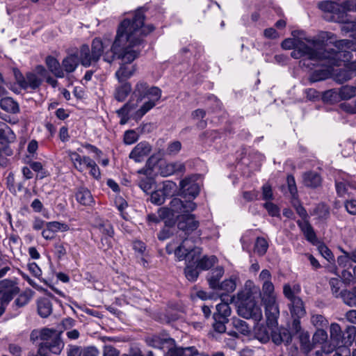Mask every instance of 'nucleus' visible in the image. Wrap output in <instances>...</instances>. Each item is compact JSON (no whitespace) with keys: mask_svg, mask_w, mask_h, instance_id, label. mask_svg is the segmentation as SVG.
I'll list each match as a JSON object with an SVG mask.
<instances>
[{"mask_svg":"<svg viewBox=\"0 0 356 356\" xmlns=\"http://www.w3.org/2000/svg\"><path fill=\"white\" fill-rule=\"evenodd\" d=\"M145 12L143 8H138L131 19H124L120 24L115 40L110 51L104 55V60L111 63L115 59L120 60L122 64L115 72L119 82L130 78L134 73L135 66L128 67L138 58L144 47L145 40L148 34L154 30L152 24L145 23Z\"/></svg>","mask_w":356,"mask_h":356,"instance_id":"f257e3e1","label":"nucleus"},{"mask_svg":"<svg viewBox=\"0 0 356 356\" xmlns=\"http://www.w3.org/2000/svg\"><path fill=\"white\" fill-rule=\"evenodd\" d=\"M320 44L319 39L307 38L303 41L299 38H286L282 41L281 46L284 49H293L291 56L295 59H300V67L313 70L322 58H330L333 63L337 59L334 56H339L333 52H323L319 48Z\"/></svg>","mask_w":356,"mask_h":356,"instance_id":"f03ea898","label":"nucleus"},{"mask_svg":"<svg viewBox=\"0 0 356 356\" xmlns=\"http://www.w3.org/2000/svg\"><path fill=\"white\" fill-rule=\"evenodd\" d=\"M200 241V237H186L181 243L175 250V254L179 261L186 259L189 263H197V267L201 270H207L211 268L217 263L218 259L216 256H204L199 259L201 254V248L196 247L195 243Z\"/></svg>","mask_w":356,"mask_h":356,"instance_id":"7ed1b4c3","label":"nucleus"},{"mask_svg":"<svg viewBox=\"0 0 356 356\" xmlns=\"http://www.w3.org/2000/svg\"><path fill=\"white\" fill-rule=\"evenodd\" d=\"M60 334L61 332H57L53 329H42L39 337L42 342L39 345L38 354L40 356H50L51 353L60 354L64 347Z\"/></svg>","mask_w":356,"mask_h":356,"instance_id":"20e7f679","label":"nucleus"},{"mask_svg":"<svg viewBox=\"0 0 356 356\" xmlns=\"http://www.w3.org/2000/svg\"><path fill=\"white\" fill-rule=\"evenodd\" d=\"M334 46L337 49H325L323 47V42L321 40L319 48L323 52L330 53L333 52L339 56H334L336 59L335 63H332L330 58H322L317 63V66H332L340 65L342 62H348L351 59V53L348 49H353L354 42L350 40H339L334 42Z\"/></svg>","mask_w":356,"mask_h":356,"instance_id":"39448f33","label":"nucleus"},{"mask_svg":"<svg viewBox=\"0 0 356 356\" xmlns=\"http://www.w3.org/2000/svg\"><path fill=\"white\" fill-rule=\"evenodd\" d=\"M104 50L102 41L99 38H95L92 42L91 51L88 45L83 44L81 47V63L84 67H89L92 63L97 62Z\"/></svg>","mask_w":356,"mask_h":356,"instance_id":"423d86ee","label":"nucleus"},{"mask_svg":"<svg viewBox=\"0 0 356 356\" xmlns=\"http://www.w3.org/2000/svg\"><path fill=\"white\" fill-rule=\"evenodd\" d=\"M237 311L239 316L247 319L252 318L259 321L262 318L261 309L252 296L241 300Z\"/></svg>","mask_w":356,"mask_h":356,"instance_id":"0eeeda50","label":"nucleus"},{"mask_svg":"<svg viewBox=\"0 0 356 356\" xmlns=\"http://www.w3.org/2000/svg\"><path fill=\"white\" fill-rule=\"evenodd\" d=\"M20 291L16 279H4L0 281V302L9 304Z\"/></svg>","mask_w":356,"mask_h":356,"instance_id":"6e6552de","label":"nucleus"},{"mask_svg":"<svg viewBox=\"0 0 356 356\" xmlns=\"http://www.w3.org/2000/svg\"><path fill=\"white\" fill-rule=\"evenodd\" d=\"M133 96L137 97V104L147 97L154 96L155 99H161V90L156 86L149 87L147 83L143 81H139L135 86Z\"/></svg>","mask_w":356,"mask_h":356,"instance_id":"1a4fd4ad","label":"nucleus"},{"mask_svg":"<svg viewBox=\"0 0 356 356\" xmlns=\"http://www.w3.org/2000/svg\"><path fill=\"white\" fill-rule=\"evenodd\" d=\"M333 80L338 83H343L356 76V61L351 62L343 68L337 69L332 74Z\"/></svg>","mask_w":356,"mask_h":356,"instance_id":"9d476101","label":"nucleus"},{"mask_svg":"<svg viewBox=\"0 0 356 356\" xmlns=\"http://www.w3.org/2000/svg\"><path fill=\"white\" fill-rule=\"evenodd\" d=\"M99 351L94 346H79L68 344L66 348V356H99Z\"/></svg>","mask_w":356,"mask_h":356,"instance_id":"9b49d317","label":"nucleus"},{"mask_svg":"<svg viewBox=\"0 0 356 356\" xmlns=\"http://www.w3.org/2000/svg\"><path fill=\"white\" fill-rule=\"evenodd\" d=\"M179 186L181 195L188 199H194L200 193L199 184L193 177H187L182 179Z\"/></svg>","mask_w":356,"mask_h":356,"instance_id":"f8f14e48","label":"nucleus"},{"mask_svg":"<svg viewBox=\"0 0 356 356\" xmlns=\"http://www.w3.org/2000/svg\"><path fill=\"white\" fill-rule=\"evenodd\" d=\"M199 227V222L195 220L194 215L184 214L178 218L177 227L184 232L185 235H189Z\"/></svg>","mask_w":356,"mask_h":356,"instance_id":"ddd939ff","label":"nucleus"},{"mask_svg":"<svg viewBox=\"0 0 356 356\" xmlns=\"http://www.w3.org/2000/svg\"><path fill=\"white\" fill-rule=\"evenodd\" d=\"M167 349L168 351L165 356H208L204 353H200L194 346L186 348L177 347L175 342L174 345H170Z\"/></svg>","mask_w":356,"mask_h":356,"instance_id":"4468645a","label":"nucleus"},{"mask_svg":"<svg viewBox=\"0 0 356 356\" xmlns=\"http://www.w3.org/2000/svg\"><path fill=\"white\" fill-rule=\"evenodd\" d=\"M263 302L265 305L267 323L271 326L275 325L277 323V320L280 315V311L275 302V298L270 297L269 300H266Z\"/></svg>","mask_w":356,"mask_h":356,"instance_id":"2eb2a0df","label":"nucleus"},{"mask_svg":"<svg viewBox=\"0 0 356 356\" xmlns=\"http://www.w3.org/2000/svg\"><path fill=\"white\" fill-rule=\"evenodd\" d=\"M152 151V146L146 141L138 143L129 154V158L137 163L141 162Z\"/></svg>","mask_w":356,"mask_h":356,"instance_id":"dca6fc26","label":"nucleus"},{"mask_svg":"<svg viewBox=\"0 0 356 356\" xmlns=\"http://www.w3.org/2000/svg\"><path fill=\"white\" fill-rule=\"evenodd\" d=\"M97 229L103 235L101 241L103 245H105L106 248L111 247V238L113 237L114 230L113 225L108 220H103L97 225Z\"/></svg>","mask_w":356,"mask_h":356,"instance_id":"f3484780","label":"nucleus"},{"mask_svg":"<svg viewBox=\"0 0 356 356\" xmlns=\"http://www.w3.org/2000/svg\"><path fill=\"white\" fill-rule=\"evenodd\" d=\"M145 341L149 346L159 349L168 348L170 345H174L175 343V340L172 338L159 334H154L147 337Z\"/></svg>","mask_w":356,"mask_h":356,"instance_id":"a211bd4d","label":"nucleus"},{"mask_svg":"<svg viewBox=\"0 0 356 356\" xmlns=\"http://www.w3.org/2000/svg\"><path fill=\"white\" fill-rule=\"evenodd\" d=\"M270 337L277 345L284 343L289 344L292 339L291 332L285 327H277L270 330Z\"/></svg>","mask_w":356,"mask_h":356,"instance_id":"6ab92c4d","label":"nucleus"},{"mask_svg":"<svg viewBox=\"0 0 356 356\" xmlns=\"http://www.w3.org/2000/svg\"><path fill=\"white\" fill-rule=\"evenodd\" d=\"M186 167L183 163L173 162L166 163L160 166V174L163 177H168L176 173H183Z\"/></svg>","mask_w":356,"mask_h":356,"instance_id":"aec40b11","label":"nucleus"},{"mask_svg":"<svg viewBox=\"0 0 356 356\" xmlns=\"http://www.w3.org/2000/svg\"><path fill=\"white\" fill-rule=\"evenodd\" d=\"M302 183L307 188H316L321 185L322 178L316 172L307 171L302 174Z\"/></svg>","mask_w":356,"mask_h":356,"instance_id":"412c9836","label":"nucleus"},{"mask_svg":"<svg viewBox=\"0 0 356 356\" xmlns=\"http://www.w3.org/2000/svg\"><path fill=\"white\" fill-rule=\"evenodd\" d=\"M330 334L334 347L339 345H343L345 334L339 324L337 323H331L330 326Z\"/></svg>","mask_w":356,"mask_h":356,"instance_id":"4be33fe9","label":"nucleus"},{"mask_svg":"<svg viewBox=\"0 0 356 356\" xmlns=\"http://www.w3.org/2000/svg\"><path fill=\"white\" fill-rule=\"evenodd\" d=\"M318 8L325 13L330 14L329 19L336 21L335 15H338L341 11V7L337 3L329 1H323L318 3Z\"/></svg>","mask_w":356,"mask_h":356,"instance_id":"5701e85b","label":"nucleus"},{"mask_svg":"<svg viewBox=\"0 0 356 356\" xmlns=\"http://www.w3.org/2000/svg\"><path fill=\"white\" fill-rule=\"evenodd\" d=\"M42 82L41 77H39L35 73L29 72L25 74V85L23 84L22 88L36 90L40 87Z\"/></svg>","mask_w":356,"mask_h":356,"instance_id":"b1692460","label":"nucleus"},{"mask_svg":"<svg viewBox=\"0 0 356 356\" xmlns=\"http://www.w3.org/2000/svg\"><path fill=\"white\" fill-rule=\"evenodd\" d=\"M15 135L10 127L5 122H0V143L2 145L15 141Z\"/></svg>","mask_w":356,"mask_h":356,"instance_id":"393cba45","label":"nucleus"},{"mask_svg":"<svg viewBox=\"0 0 356 356\" xmlns=\"http://www.w3.org/2000/svg\"><path fill=\"white\" fill-rule=\"evenodd\" d=\"M224 275V268L218 266L213 269L209 273H208L207 279L210 288L216 289L218 287L220 280Z\"/></svg>","mask_w":356,"mask_h":356,"instance_id":"a878e982","label":"nucleus"},{"mask_svg":"<svg viewBox=\"0 0 356 356\" xmlns=\"http://www.w3.org/2000/svg\"><path fill=\"white\" fill-rule=\"evenodd\" d=\"M45 63L49 70L58 78H63L65 76L64 71L60 67L58 60L51 56H47Z\"/></svg>","mask_w":356,"mask_h":356,"instance_id":"bb28decb","label":"nucleus"},{"mask_svg":"<svg viewBox=\"0 0 356 356\" xmlns=\"http://www.w3.org/2000/svg\"><path fill=\"white\" fill-rule=\"evenodd\" d=\"M137 107V104H135L132 99L123 105L122 108L117 111L118 116L120 118V124H125L129 120V113Z\"/></svg>","mask_w":356,"mask_h":356,"instance_id":"cd10ccee","label":"nucleus"},{"mask_svg":"<svg viewBox=\"0 0 356 356\" xmlns=\"http://www.w3.org/2000/svg\"><path fill=\"white\" fill-rule=\"evenodd\" d=\"M69 157L73 163L74 168L79 172H83L87 166L86 159H91L90 157L84 156H81L76 152H68Z\"/></svg>","mask_w":356,"mask_h":356,"instance_id":"c85d7f7f","label":"nucleus"},{"mask_svg":"<svg viewBox=\"0 0 356 356\" xmlns=\"http://www.w3.org/2000/svg\"><path fill=\"white\" fill-rule=\"evenodd\" d=\"M81 62V57L77 54H70L65 58L62 61V66L64 70L67 73L73 72Z\"/></svg>","mask_w":356,"mask_h":356,"instance_id":"c756f323","label":"nucleus"},{"mask_svg":"<svg viewBox=\"0 0 356 356\" xmlns=\"http://www.w3.org/2000/svg\"><path fill=\"white\" fill-rule=\"evenodd\" d=\"M131 85L129 82H122L120 86L115 88L114 92L115 99L120 102H124L131 92Z\"/></svg>","mask_w":356,"mask_h":356,"instance_id":"7c9ffc66","label":"nucleus"},{"mask_svg":"<svg viewBox=\"0 0 356 356\" xmlns=\"http://www.w3.org/2000/svg\"><path fill=\"white\" fill-rule=\"evenodd\" d=\"M38 313L42 318H47L52 313V304L51 301L42 298L38 300Z\"/></svg>","mask_w":356,"mask_h":356,"instance_id":"2f4dec72","label":"nucleus"},{"mask_svg":"<svg viewBox=\"0 0 356 356\" xmlns=\"http://www.w3.org/2000/svg\"><path fill=\"white\" fill-rule=\"evenodd\" d=\"M297 224L307 241L313 242L316 239L314 230L308 220H298Z\"/></svg>","mask_w":356,"mask_h":356,"instance_id":"473e14b6","label":"nucleus"},{"mask_svg":"<svg viewBox=\"0 0 356 356\" xmlns=\"http://www.w3.org/2000/svg\"><path fill=\"white\" fill-rule=\"evenodd\" d=\"M231 308L228 303L220 302L216 306V312L213 314V319H229Z\"/></svg>","mask_w":356,"mask_h":356,"instance_id":"72a5a7b5","label":"nucleus"},{"mask_svg":"<svg viewBox=\"0 0 356 356\" xmlns=\"http://www.w3.org/2000/svg\"><path fill=\"white\" fill-rule=\"evenodd\" d=\"M332 72L328 67H322L315 70L309 76V81L311 83L321 81L328 79Z\"/></svg>","mask_w":356,"mask_h":356,"instance_id":"f704fd0d","label":"nucleus"},{"mask_svg":"<svg viewBox=\"0 0 356 356\" xmlns=\"http://www.w3.org/2000/svg\"><path fill=\"white\" fill-rule=\"evenodd\" d=\"M290 311L293 317L302 318L305 314V309L302 300L298 297L294 298L290 303Z\"/></svg>","mask_w":356,"mask_h":356,"instance_id":"c9c22d12","label":"nucleus"},{"mask_svg":"<svg viewBox=\"0 0 356 356\" xmlns=\"http://www.w3.org/2000/svg\"><path fill=\"white\" fill-rule=\"evenodd\" d=\"M75 196L76 200L83 205L89 206L93 201L90 191L86 188H79Z\"/></svg>","mask_w":356,"mask_h":356,"instance_id":"e433bc0d","label":"nucleus"},{"mask_svg":"<svg viewBox=\"0 0 356 356\" xmlns=\"http://www.w3.org/2000/svg\"><path fill=\"white\" fill-rule=\"evenodd\" d=\"M0 107L6 112L17 113L19 111L18 104L11 97L2 98L0 101Z\"/></svg>","mask_w":356,"mask_h":356,"instance_id":"4c0bfd02","label":"nucleus"},{"mask_svg":"<svg viewBox=\"0 0 356 356\" xmlns=\"http://www.w3.org/2000/svg\"><path fill=\"white\" fill-rule=\"evenodd\" d=\"M148 99L147 101L144 102L143 105L140 106L139 109L136 111L135 116L136 118H142L144 115H145L149 110H151L153 107L155 106L156 103L160 99H155L154 96H152L149 97H147Z\"/></svg>","mask_w":356,"mask_h":356,"instance_id":"58836bf2","label":"nucleus"},{"mask_svg":"<svg viewBox=\"0 0 356 356\" xmlns=\"http://www.w3.org/2000/svg\"><path fill=\"white\" fill-rule=\"evenodd\" d=\"M236 287V278L230 277L221 282L215 290L222 291V294L232 293Z\"/></svg>","mask_w":356,"mask_h":356,"instance_id":"ea45409f","label":"nucleus"},{"mask_svg":"<svg viewBox=\"0 0 356 356\" xmlns=\"http://www.w3.org/2000/svg\"><path fill=\"white\" fill-rule=\"evenodd\" d=\"M341 299L346 305L356 307V285L350 290H343Z\"/></svg>","mask_w":356,"mask_h":356,"instance_id":"a19ab883","label":"nucleus"},{"mask_svg":"<svg viewBox=\"0 0 356 356\" xmlns=\"http://www.w3.org/2000/svg\"><path fill=\"white\" fill-rule=\"evenodd\" d=\"M232 324L237 332L243 335L247 336L250 333V327L249 325L243 320L234 318L232 319Z\"/></svg>","mask_w":356,"mask_h":356,"instance_id":"79ce46f5","label":"nucleus"},{"mask_svg":"<svg viewBox=\"0 0 356 356\" xmlns=\"http://www.w3.org/2000/svg\"><path fill=\"white\" fill-rule=\"evenodd\" d=\"M339 95L341 99H350L356 96V87L349 85L343 86L339 89Z\"/></svg>","mask_w":356,"mask_h":356,"instance_id":"37998d69","label":"nucleus"},{"mask_svg":"<svg viewBox=\"0 0 356 356\" xmlns=\"http://www.w3.org/2000/svg\"><path fill=\"white\" fill-rule=\"evenodd\" d=\"M32 298L31 291H24L20 293L18 297L15 300L13 306L17 308L23 307L26 306Z\"/></svg>","mask_w":356,"mask_h":356,"instance_id":"c03bdc74","label":"nucleus"},{"mask_svg":"<svg viewBox=\"0 0 356 356\" xmlns=\"http://www.w3.org/2000/svg\"><path fill=\"white\" fill-rule=\"evenodd\" d=\"M181 149V143L179 140H175L170 143L168 145L166 149H161L165 156H175L177 155Z\"/></svg>","mask_w":356,"mask_h":356,"instance_id":"a18cd8bd","label":"nucleus"},{"mask_svg":"<svg viewBox=\"0 0 356 356\" xmlns=\"http://www.w3.org/2000/svg\"><path fill=\"white\" fill-rule=\"evenodd\" d=\"M155 184V181L153 177H142L138 181L139 187L146 193L152 191L153 186Z\"/></svg>","mask_w":356,"mask_h":356,"instance_id":"49530a36","label":"nucleus"},{"mask_svg":"<svg viewBox=\"0 0 356 356\" xmlns=\"http://www.w3.org/2000/svg\"><path fill=\"white\" fill-rule=\"evenodd\" d=\"M268 248V241L263 237H257L254 245V251L259 256H264Z\"/></svg>","mask_w":356,"mask_h":356,"instance_id":"de8ad7c7","label":"nucleus"},{"mask_svg":"<svg viewBox=\"0 0 356 356\" xmlns=\"http://www.w3.org/2000/svg\"><path fill=\"white\" fill-rule=\"evenodd\" d=\"M343 333L345 334L343 345H350L356 338V327L354 325H347Z\"/></svg>","mask_w":356,"mask_h":356,"instance_id":"09e8293b","label":"nucleus"},{"mask_svg":"<svg viewBox=\"0 0 356 356\" xmlns=\"http://www.w3.org/2000/svg\"><path fill=\"white\" fill-rule=\"evenodd\" d=\"M332 295L335 298H342L343 290L340 291L341 281L338 278H331L329 281Z\"/></svg>","mask_w":356,"mask_h":356,"instance_id":"8fccbe9b","label":"nucleus"},{"mask_svg":"<svg viewBox=\"0 0 356 356\" xmlns=\"http://www.w3.org/2000/svg\"><path fill=\"white\" fill-rule=\"evenodd\" d=\"M273 293L274 285L273 284V283L270 281L264 282L262 285V301L269 300L270 297L275 298Z\"/></svg>","mask_w":356,"mask_h":356,"instance_id":"3c124183","label":"nucleus"},{"mask_svg":"<svg viewBox=\"0 0 356 356\" xmlns=\"http://www.w3.org/2000/svg\"><path fill=\"white\" fill-rule=\"evenodd\" d=\"M343 254L337 257V265L342 268L349 269L352 268V263L348 257V252L341 248Z\"/></svg>","mask_w":356,"mask_h":356,"instance_id":"603ef678","label":"nucleus"},{"mask_svg":"<svg viewBox=\"0 0 356 356\" xmlns=\"http://www.w3.org/2000/svg\"><path fill=\"white\" fill-rule=\"evenodd\" d=\"M323 351L326 353H330L331 350H332L334 348L335 352L333 356H350L351 352L350 349L346 345H339L337 346L336 347H334L331 350H325V347L323 348Z\"/></svg>","mask_w":356,"mask_h":356,"instance_id":"864d4df0","label":"nucleus"},{"mask_svg":"<svg viewBox=\"0 0 356 356\" xmlns=\"http://www.w3.org/2000/svg\"><path fill=\"white\" fill-rule=\"evenodd\" d=\"M220 137L219 133L216 130H207L200 135V139L204 142H213Z\"/></svg>","mask_w":356,"mask_h":356,"instance_id":"5fc2aeb1","label":"nucleus"},{"mask_svg":"<svg viewBox=\"0 0 356 356\" xmlns=\"http://www.w3.org/2000/svg\"><path fill=\"white\" fill-rule=\"evenodd\" d=\"M197 267H193V265L191 264L188 262L186 267L184 269L185 276L191 282H194L197 280L199 275V272L197 270Z\"/></svg>","mask_w":356,"mask_h":356,"instance_id":"6e6d98bb","label":"nucleus"},{"mask_svg":"<svg viewBox=\"0 0 356 356\" xmlns=\"http://www.w3.org/2000/svg\"><path fill=\"white\" fill-rule=\"evenodd\" d=\"M46 226L49 227L55 234L58 231L65 232L69 229V226L67 224L58 221L46 222Z\"/></svg>","mask_w":356,"mask_h":356,"instance_id":"4d7b16f0","label":"nucleus"},{"mask_svg":"<svg viewBox=\"0 0 356 356\" xmlns=\"http://www.w3.org/2000/svg\"><path fill=\"white\" fill-rule=\"evenodd\" d=\"M311 321L317 329L325 328L328 325L327 320L321 314L313 315Z\"/></svg>","mask_w":356,"mask_h":356,"instance_id":"13d9d810","label":"nucleus"},{"mask_svg":"<svg viewBox=\"0 0 356 356\" xmlns=\"http://www.w3.org/2000/svg\"><path fill=\"white\" fill-rule=\"evenodd\" d=\"M229 322V319H213L212 327L213 330L219 334H223L226 332V323Z\"/></svg>","mask_w":356,"mask_h":356,"instance_id":"bf43d9fd","label":"nucleus"},{"mask_svg":"<svg viewBox=\"0 0 356 356\" xmlns=\"http://www.w3.org/2000/svg\"><path fill=\"white\" fill-rule=\"evenodd\" d=\"M339 97V91L335 89L328 90L324 92L322 95V98L324 102H334L338 100Z\"/></svg>","mask_w":356,"mask_h":356,"instance_id":"052dcab7","label":"nucleus"},{"mask_svg":"<svg viewBox=\"0 0 356 356\" xmlns=\"http://www.w3.org/2000/svg\"><path fill=\"white\" fill-rule=\"evenodd\" d=\"M87 166L86 168H90V174L95 179H98L100 178L101 172L98 165L96 164L95 161L91 159H86Z\"/></svg>","mask_w":356,"mask_h":356,"instance_id":"680f3d73","label":"nucleus"},{"mask_svg":"<svg viewBox=\"0 0 356 356\" xmlns=\"http://www.w3.org/2000/svg\"><path fill=\"white\" fill-rule=\"evenodd\" d=\"M165 197L163 193L159 190L151 193L150 201L154 204L161 205L164 203Z\"/></svg>","mask_w":356,"mask_h":356,"instance_id":"e2e57ef3","label":"nucleus"},{"mask_svg":"<svg viewBox=\"0 0 356 356\" xmlns=\"http://www.w3.org/2000/svg\"><path fill=\"white\" fill-rule=\"evenodd\" d=\"M177 185L172 181H165L163 182V188L161 191L165 197L171 196L175 191Z\"/></svg>","mask_w":356,"mask_h":356,"instance_id":"0e129e2a","label":"nucleus"},{"mask_svg":"<svg viewBox=\"0 0 356 356\" xmlns=\"http://www.w3.org/2000/svg\"><path fill=\"white\" fill-rule=\"evenodd\" d=\"M271 330L265 327H260L257 332V339L264 343L268 341L270 338H271Z\"/></svg>","mask_w":356,"mask_h":356,"instance_id":"69168bd1","label":"nucleus"},{"mask_svg":"<svg viewBox=\"0 0 356 356\" xmlns=\"http://www.w3.org/2000/svg\"><path fill=\"white\" fill-rule=\"evenodd\" d=\"M343 282L348 286L356 284V277L348 269H344L341 273Z\"/></svg>","mask_w":356,"mask_h":356,"instance_id":"338daca9","label":"nucleus"},{"mask_svg":"<svg viewBox=\"0 0 356 356\" xmlns=\"http://www.w3.org/2000/svg\"><path fill=\"white\" fill-rule=\"evenodd\" d=\"M327 339V334L324 328L317 329L313 336L314 343H323Z\"/></svg>","mask_w":356,"mask_h":356,"instance_id":"774afa93","label":"nucleus"}]
</instances>
